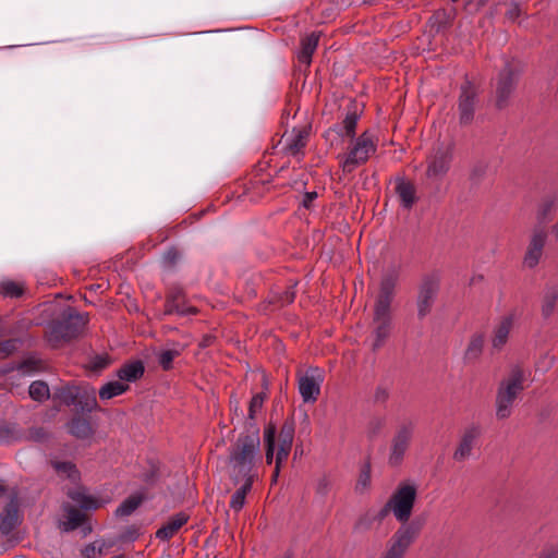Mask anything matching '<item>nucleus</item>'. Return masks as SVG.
Segmentation results:
<instances>
[{
    "label": "nucleus",
    "instance_id": "f257e3e1",
    "mask_svg": "<svg viewBox=\"0 0 558 558\" xmlns=\"http://www.w3.org/2000/svg\"><path fill=\"white\" fill-rule=\"evenodd\" d=\"M260 438L257 427L252 426L242 433L232 446L229 456V468L232 481L238 484L241 478L255 480L256 463L260 462Z\"/></svg>",
    "mask_w": 558,
    "mask_h": 558
},
{
    "label": "nucleus",
    "instance_id": "f03ea898",
    "mask_svg": "<svg viewBox=\"0 0 558 558\" xmlns=\"http://www.w3.org/2000/svg\"><path fill=\"white\" fill-rule=\"evenodd\" d=\"M377 150V140L366 130L360 136L354 137L347 150L338 155L339 166L344 174L352 173L359 167L365 165Z\"/></svg>",
    "mask_w": 558,
    "mask_h": 558
},
{
    "label": "nucleus",
    "instance_id": "7ed1b4c3",
    "mask_svg": "<svg viewBox=\"0 0 558 558\" xmlns=\"http://www.w3.org/2000/svg\"><path fill=\"white\" fill-rule=\"evenodd\" d=\"M524 372L520 367H513L510 374L504 378L496 395V416L506 420L512 413L517 398L524 390Z\"/></svg>",
    "mask_w": 558,
    "mask_h": 558
},
{
    "label": "nucleus",
    "instance_id": "20e7f679",
    "mask_svg": "<svg viewBox=\"0 0 558 558\" xmlns=\"http://www.w3.org/2000/svg\"><path fill=\"white\" fill-rule=\"evenodd\" d=\"M416 496L415 485L410 483L399 484L386 505L379 510V517L386 518L389 512H392L398 522L407 523L412 514Z\"/></svg>",
    "mask_w": 558,
    "mask_h": 558
},
{
    "label": "nucleus",
    "instance_id": "39448f33",
    "mask_svg": "<svg viewBox=\"0 0 558 558\" xmlns=\"http://www.w3.org/2000/svg\"><path fill=\"white\" fill-rule=\"evenodd\" d=\"M87 320L77 313H70L61 320L50 325L47 331V340L52 348H59L63 342L76 338L84 329Z\"/></svg>",
    "mask_w": 558,
    "mask_h": 558
},
{
    "label": "nucleus",
    "instance_id": "423d86ee",
    "mask_svg": "<svg viewBox=\"0 0 558 558\" xmlns=\"http://www.w3.org/2000/svg\"><path fill=\"white\" fill-rule=\"evenodd\" d=\"M415 428L416 424L411 420L402 421L397 425L389 446L388 463L391 466H399L403 462L412 442Z\"/></svg>",
    "mask_w": 558,
    "mask_h": 558
},
{
    "label": "nucleus",
    "instance_id": "0eeeda50",
    "mask_svg": "<svg viewBox=\"0 0 558 558\" xmlns=\"http://www.w3.org/2000/svg\"><path fill=\"white\" fill-rule=\"evenodd\" d=\"M440 287V278L436 274L425 276L420 286L416 298L417 316L420 319L430 314L437 299Z\"/></svg>",
    "mask_w": 558,
    "mask_h": 558
},
{
    "label": "nucleus",
    "instance_id": "6e6552de",
    "mask_svg": "<svg viewBox=\"0 0 558 558\" xmlns=\"http://www.w3.org/2000/svg\"><path fill=\"white\" fill-rule=\"evenodd\" d=\"M417 535L418 529L410 524H402L389 539L383 558H403Z\"/></svg>",
    "mask_w": 558,
    "mask_h": 558
},
{
    "label": "nucleus",
    "instance_id": "1a4fd4ad",
    "mask_svg": "<svg viewBox=\"0 0 558 558\" xmlns=\"http://www.w3.org/2000/svg\"><path fill=\"white\" fill-rule=\"evenodd\" d=\"M417 535L418 529L410 524H402L389 539L383 558H403Z\"/></svg>",
    "mask_w": 558,
    "mask_h": 558
},
{
    "label": "nucleus",
    "instance_id": "9d476101",
    "mask_svg": "<svg viewBox=\"0 0 558 558\" xmlns=\"http://www.w3.org/2000/svg\"><path fill=\"white\" fill-rule=\"evenodd\" d=\"M417 535L418 529L410 524H402L389 539L383 558H403Z\"/></svg>",
    "mask_w": 558,
    "mask_h": 558
},
{
    "label": "nucleus",
    "instance_id": "9b49d317",
    "mask_svg": "<svg viewBox=\"0 0 558 558\" xmlns=\"http://www.w3.org/2000/svg\"><path fill=\"white\" fill-rule=\"evenodd\" d=\"M417 535L418 529L410 524H402L389 539L383 558H403Z\"/></svg>",
    "mask_w": 558,
    "mask_h": 558
},
{
    "label": "nucleus",
    "instance_id": "f8f14e48",
    "mask_svg": "<svg viewBox=\"0 0 558 558\" xmlns=\"http://www.w3.org/2000/svg\"><path fill=\"white\" fill-rule=\"evenodd\" d=\"M294 438V426L292 423H284L278 434V451L276 453V465L271 476V483L278 480L281 464L288 459Z\"/></svg>",
    "mask_w": 558,
    "mask_h": 558
},
{
    "label": "nucleus",
    "instance_id": "ddd939ff",
    "mask_svg": "<svg viewBox=\"0 0 558 558\" xmlns=\"http://www.w3.org/2000/svg\"><path fill=\"white\" fill-rule=\"evenodd\" d=\"M374 349L380 348L390 336L392 329L391 311L385 305L374 307Z\"/></svg>",
    "mask_w": 558,
    "mask_h": 558
},
{
    "label": "nucleus",
    "instance_id": "4468645a",
    "mask_svg": "<svg viewBox=\"0 0 558 558\" xmlns=\"http://www.w3.org/2000/svg\"><path fill=\"white\" fill-rule=\"evenodd\" d=\"M518 72L511 66H506L499 74L496 84V106L504 108L514 90Z\"/></svg>",
    "mask_w": 558,
    "mask_h": 558
},
{
    "label": "nucleus",
    "instance_id": "2eb2a0df",
    "mask_svg": "<svg viewBox=\"0 0 558 558\" xmlns=\"http://www.w3.org/2000/svg\"><path fill=\"white\" fill-rule=\"evenodd\" d=\"M323 383L322 374L315 369L307 372L299 378V392L304 402L314 403L320 393Z\"/></svg>",
    "mask_w": 558,
    "mask_h": 558
},
{
    "label": "nucleus",
    "instance_id": "dca6fc26",
    "mask_svg": "<svg viewBox=\"0 0 558 558\" xmlns=\"http://www.w3.org/2000/svg\"><path fill=\"white\" fill-rule=\"evenodd\" d=\"M21 521L22 519L19 511L17 497L14 496L0 513V532L3 535H9L17 525H20Z\"/></svg>",
    "mask_w": 558,
    "mask_h": 558
},
{
    "label": "nucleus",
    "instance_id": "f3484780",
    "mask_svg": "<svg viewBox=\"0 0 558 558\" xmlns=\"http://www.w3.org/2000/svg\"><path fill=\"white\" fill-rule=\"evenodd\" d=\"M310 132L306 128L293 129L284 138V150L288 155L294 156L298 160L303 156L307 144Z\"/></svg>",
    "mask_w": 558,
    "mask_h": 558
},
{
    "label": "nucleus",
    "instance_id": "a211bd4d",
    "mask_svg": "<svg viewBox=\"0 0 558 558\" xmlns=\"http://www.w3.org/2000/svg\"><path fill=\"white\" fill-rule=\"evenodd\" d=\"M360 119V112L355 104L347 109L345 117L339 124H335L329 131L336 132L341 137L353 140L356 133V126Z\"/></svg>",
    "mask_w": 558,
    "mask_h": 558
},
{
    "label": "nucleus",
    "instance_id": "6ab92c4d",
    "mask_svg": "<svg viewBox=\"0 0 558 558\" xmlns=\"http://www.w3.org/2000/svg\"><path fill=\"white\" fill-rule=\"evenodd\" d=\"M475 108V92L473 87L469 84L464 85L461 89V95L459 99V111H460V122L461 123H470L474 116Z\"/></svg>",
    "mask_w": 558,
    "mask_h": 558
},
{
    "label": "nucleus",
    "instance_id": "aec40b11",
    "mask_svg": "<svg viewBox=\"0 0 558 558\" xmlns=\"http://www.w3.org/2000/svg\"><path fill=\"white\" fill-rule=\"evenodd\" d=\"M480 428L472 426L464 430L460 442L453 452V459L456 461H464L468 459L472 452V449L480 437Z\"/></svg>",
    "mask_w": 558,
    "mask_h": 558
},
{
    "label": "nucleus",
    "instance_id": "412c9836",
    "mask_svg": "<svg viewBox=\"0 0 558 558\" xmlns=\"http://www.w3.org/2000/svg\"><path fill=\"white\" fill-rule=\"evenodd\" d=\"M190 517L185 512H179L170 517L169 520L156 532V537L160 541H169L179 530L187 523Z\"/></svg>",
    "mask_w": 558,
    "mask_h": 558
},
{
    "label": "nucleus",
    "instance_id": "4be33fe9",
    "mask_svg": "<svg viewBox=\"0 0 558 558\" xmlns=\"http://www.w3.org/2000/svg\"><path fill=\"white\" fill-rule=\"evenodd\" d=\"M513 324V314H508L500 318V320L494 328L492 337V344L495 349H501L507 343Z\"/></svg>",
    "mask_w": 558,
    "mask_h": 558
},
{
    "label": "nucleus",
    "instance_id": "5701e85b",
    "mask_svg": "<svg viewBox=\"0 0 558 558\" xmlns=\"http://www.w3.org/2000/svg\"><path fill=\"white\" fill-rule=\"evenodd\" d=\"M451 158L449 154L440 151L428 158L426 175L428 178H439L447 173L450 167Z\"/></svg>",
    "mask_w": 558,
    "mask_h": 558
},
{
    "label": "nucleus",
    "instance_id": "b1692460",
    "mask_svg": "<svg viewBox=\"0 0 558 558\" xmlns=\"http://www.w3.org/2000/svg\"><path fill=\"white\" fill-rule=\"evenodd\" d=\"M546 234L543 231L536 232L527 247L524 264L532 268L536 266L542 257L543 247L545 245Z\"/></svg>",
    "mask_w": 558,
    "mask_h": 558
},
{
    "label": "nucleus",
    "instance_id": "393cba45",
    "mask_svg": "<svg viewBox=\"0 0 558 558\" xmlns=\"http://www.w3.org/2000/svg\"><path fill=\"white\" fill-rule=\"evenodd\" d=\"M196 312L195 307L185 304L184 295L180 291L173 292L167 298L166 313L168 314L190 315Z\"/></svg>",
    "mask_w": 558,
    "mask_h": 558
},
{
    "label": "nucleus",
    "instance_id": "a878e982",
    "mask_svg": "<svg viewBox=\"0 0 558 558\" xmlns=\"http://www.w3.org/2000/svg\"><path fill=\"white\" fill-rule=\"evenodd\" d=\"M396 284H397V275H395V274L387 275L381 280L380 291L377 296L375 306L380 307L381 305H385V307L390 308Z\"/></svg>",
    "mask_w": 558,
    "mask_h": 558
},
{
    "label": "nucleus",
    "instance_id": "bb28decb",
    "mask_svg": "<svg viewBox=\"0 0 558 558\" xmlns=\"http://www.w3.org/2000/svg\"><path fill=\"white\" fill-rule=\"evenodd\" d=\"M319 41V35L312 33L301 40V49L298 53L299 62L308 66L312 62V56L315 52Z\"/></svg>",
    "mask_w": 558,
    "mask_h": 558
},
{
    "label": "nucleus",
    "instance_id": "cd10ccee",
    "mask_svg": "<svg viewBox=\"0 0 558 558\" xmlns=\"http://www.w3.org/2000/svg\"><path fill=\"white\" fill-rule=\"evenodd\" d=\"M145 372L142 361H134L123 365L117 373L121 381L132 383L140 379Z\"/></svg>",
    "mask_w": 558,
    "mask_h": 558
},
{
    "label": "nucleus",
    "instance_id": "c85d7f7f",
    "mask_svg": "<svg viewBox=\"0 0 558 558\" xmlns=\"http://www.w3.org/2000/svg\"><path fill=\"white\" fill-rule=\"evenodd\" d=\"M80 396L75 407L82 412H92L97 409V399L95 389L89 387H80Z\"/></svg>",
    "mask_w": 558,
    "mask_h": 558
},
{
    "label": "nucleus",
    "instance_id": "c756f323",
    "mask_svg": "<svg viewBox=\"0 0 558 558\" xmlns=\"http://www.w3.org/2000/svg\"><path fill=\"white\" fill-rule=\"evenodd\" d=\"M277 428L274 424H268L264 429L265 458L266 463L271 464L276 448L278 449V438H276Z\"/></svg>",
    "mask_w": 558,
    "mask_h": 558
},
{
    "label": "nucleus",
    "instance_id": "7c9ffc66",
    "mask_svg": "<svg viewBox=\"0 0 558 558\" xmlns=\"http://www.w3.org/2000/svg\"><path fill=\"white\" fill-rule=\"evenodd\" d=\"M69 433L76 438L86 439L93 436L94 429L88 420L74 417L68 425Z\"/></svg>",
    "mask_w": 558,
    "mask_h": 558
},
{
    "label": "nucleus",
    "instance_id": "2f4dec72",
    "mask_svg": "<svg viewBox=\"0 0 558 558\" xmlns=\"http://www.w3.org/2000/svg\"><path fill=\"white\" fill-rule=\"evenodd\" d=\"M241 481H243L242 486L233 493L230 500V508L236 512L243 508L245 497L251 492L254 482L251 477L241 478Z\"/></svg>",
    "mask_w": 558,
    "mask_h": 558
},
{
    "label": "nucleus",
    "instance_id": "473e14b6",
    "mask_svg": "<svg viewBox=\"0 0 558 558\" xmlns=\"http://www.w3.org/2000/svg\"><path fill=\"white\" fill-rule=\"evenodd\" d=\"M51 465L61 478H68L72 483H76L80 480V472L72 462L52 461Z\"/></svg>",
    "mask_w": 558,
    "mask_h": 558
},
{
    "label": "nucleus",
    "instance_id": "72a5a7b5",
    "mask_svg": "<svg viewBox=\"0 0 558 558\" xmlns=\"http://www.w3.org/2000/svg\"><path fill=\"white\" fill-rule=\"evenodd\" d=\"M78 393V386H64L54 391L53 399L65 405H75Z\"/></svg>",
    "mask_w": 558,
    "mask_h": 558
},
{
    "label": "nucleus",
    "instance_id": "f704fd0d",
    "mask_svg": "<svg viewBox=\"0 0 558 558\" xmlns=\"http://www.w3.org/2000/svg\"><path fill=\"white\" fill-rule=\"evenodd\" d=\"M85 515L82 511L74 507H69L66 509V520L60 522V527L64 532H70L76 530L84 522Z\"/></svg>",
    "mask_w": 558,
    "mask_h": 558
},
{
    "label": "nucleus",
    "instance_id": "c9c22d12",
    "mask_svg": "<svg viewBox=\"0 0 558 558\" xmlns=\"http://www.w3.org/2000/svg\"><path fill=\"white\" fill-rule=\"evenodd\" d=\"M396 190L402 206L411 208L415 203V186L410 182L400 181Z\"/></svg>",
    "mask_w": 558,
    "mask_h": 558
},
{
    "label": "nucleus",
    "instance_id": "e433bc0d",
    "mask_svg": "<svg viewBox=\"0 0 558 558\" xmlns=\"http://www.w3.org/2000/svg\"><path fill=\"white\" fill-rule=\"evenodd\" d=\"M128 389L129 385L121 380L109 381L100 388L99 398L101 400H109L113 397L123 395Z\"/></svg>",
    "mask_w": 558,
    "mask_h": 558
},
{
    "label": "nucleus",
    "instance_id": "4c0bfd02",
    "mask_svg": "<svg viewBox=\"0 0 558 558\" xmlns=\"http://www.w3.org/2000/svg\"><path fill=\"white\" fill-rule=\"evenodd\" d=\"M484 336L482 333H475L471 337L466 347L464 359L469 362L477 360L484 348Z\"/></svg>",
    "mask_w": 558,
    "mask_h": 558
},
{
    "label": "nucleus",
    "instance_id": "58836bf2",
    "mask_svg": "<svg viewBox=\"0 0 558 558\" xmlns=\"http://www.w3.org/2000/svg\"><path fill=\"white\" fill-rule=\"evenodd\" d=\"M29 397L38 402H43L50 397L48 385L43 380L33 381L28 389Z\"/></svg>",
    "mask_w": 558,
    "mask_h": 558
},
{
    "label": "nucleus",
    "instance_id": "ea45409f",
    "mask_svg": "<svg viewBox=\"0 0 558 558\" xmlns=\"http://www.w3.org/2000/svg\"><path fill=\"white\" fill-rule=\"evenodd\" d=\"M41 369L43 362L34 357L26 359L16 366V372L22 376H31Z\"/></svg>",
    "mask_w": 558,
    "mask_h": 558
},
{
    "label": "nucleus",
    "instance_id": "a19ab883",
    "mask_svg": "<svg viewBox=\"0 0 558 558\" xmlns=\"http://www.w3.org/2000/svg\"><path fill=\"white\" fill-rule=\"evenodd\" d=\"M141 496H131L126 498L116 510V514L126 517L133 513L142 504Z\"/></svg>",
    "mask_w": 558,
    "mask_h": 558
},
{
    "label": "nucleus",
    "instance_id": "79ce46f5",
    "mask_svg": "<svg viewBox=\"0 0 558 558\" xmlns=\"http://www.w3.org/2000/svg\"><path fill=\"white\" fill-rule=\"evenodd\" d=\"M385 518L379 517V511L367 510L356 522V529L368 530L374 522L380 523Z\"/></svg>",
    "mask_w": 558,
    "mask_h": 558
},
{
    "label": "nucleus",
    "instance_id": "37998d69",
    "mask_svg": "<svg viewBox=\"0 0 558 558\" xmlns=\"http://www.w3.org/2000/svg\"><path fill=\"white\" fill-rule=\"evenodd\" d=\"M372 476H371V466L368 464H365L359 475V478L356 481L355 489L360 493L365 492L368 489L371 485Z\"/></svg>",
    "mask_w": 558,
    "mask_h": 558
},
{
    "label": "nucleus",
    "instance_id": "c03bdc74",
    "mask_svg": "<svg viewBox=\"0 0 558 558\" xmlns=\"http://www.w3.org/2000/svg\"><path fill=\"white\" fill-rule=\"evenodd\" d=\"M19 438V432L14 425H0V442H11Z\"/></svg>",
    "mask_w": 558,
    "mask_h": 558
},
{
    "label": "nucleus",
    "instance_id": "a18cd8bd",
    "mask_svg": "<svg viewBox=\"0 0 558 558\" xmlns=\"http://www.w3.org/2000/svg\"><path fill=\"white\" fill-rule=\"evenodd\" d=\"M23 287L14 281H5L1 284V292L5 296L19 298L23 294Z\"/></svg>",
    "mask_w": 558,
    "mask_h": 558
},
{
    "label": "nucleus",
    "instance_id": "49530a36",
    "mask_svg": "<svg viewBox=\"0 0 558 558\" xmlns=\"http://www.w3.org/2000/svg\"><path fill=\"white\" fill-rule=\"evenodd\" d=\"M179 355L175 350H166L159 354L158 361L162 369L169 371L172 367L173 360Z\"/></svg>",
    "mask_w": 558,
    "mask_h": 558
},
{
    "label": "nucleus",
    "instance_id": "de8ad7c7",
    "mask_svg": "<svg viewBox=\"0 0 558 558\" xmlns=\"http://www.w3.org/2000/svg\"><path fill=\"white\" fill-rule=\"evenodd\" d=\"M264 400H265L264 393H256L252 397L251 402H250V408H248V416L251 418H254L256 412L262 409Z\"/></svg>",
    "mask_w": 558,
    "mask_h": 558
},
{
    "label": "nucleus",
    "instance_id": "09e8293b",
    "mask_svg": "<svg viewBox=\"0 0 558 558\" xmlns=\"http://www.w3.org/2000/svg\"><path fill=\"white\" fill-rule=\"evenodd\" d=\"M69 496L77 501L83 508L90 509L97 507V501L94 500L92 497H87L82 495L81 493H71Z\"/></svg>",
    "mask_w": 558,
    "mask_h": 558
},
{
    "label": "nucleus",
    "instance_id": "8fccbe9b",
    "mask_svg": "<svg viewBox=\"0 0 558 558\" xmlns=\"http://www.w3.org/2000/svg\"><path fill=\"white\" fill-rule=\"evenodd\" d=\"M82 555L85 558H98V557H101L102 556V547L100 545L97 546L96 543L88 544L82 550Z\"/></svg>",
    "mask_w": 558,
    "mask_h": 558
},
{
    "label": "nucleus",
    "instance_id": "3c124183",
    "mask_svg": "<svg viewBox=\"0 0 558 558\" xmlns=\"http://www.w3.org/2000/svg\"><path fill=\"white\" fill-rule=\"evenodd\" d=\"M555 304H556V296L555 295L547 296L544 300V303H543V306H542V312H543V315L545 317H548L554 312Z\"/></svg>",
    "mask_w": 558,
    "mask_h": 558
},
{
    "label": "nucleus",
    "instance_id": "603ef678",
    "mask_svg": "<svg viewBox=\"0 0 558 558\" xmlns=\"http://www.w3.org/2000/svg\"><path fill=\"white\" fill-rule=\"evenodd\" d=\"M251 184L252 189L255 190L259 196H262L264 192L269 191L268 184L263 180H254Z\"/></svg>",
    "mask_w": 558,
    "mask_h": 558
},
{
    "label": "nucleus",
    "instance_id": "864d4df0",
    "mask_svg": "<svg viewBox=\"0 0 558 558\" xmlns=\"http://www.w3.org/2000/svg\"><path fill=\"white\" fill-rule=\"evenodd\" d=\"M14 348L15 345L13 341H5L0 343V359H3L7 355H9L14 350Z\"/></svg>",
    "mask_w": 558,
    "mask_h": 558
},
{
    "label": "nucleus",
    "instance_id": "5fc2aeb1",
    "mask_svg": "<svg viewBox=\"0 0 558 558\" xmlns=\"http://www.w3.org/2000/svg\"><path fill=\"white\" fill-rule=\"evenodd\" d=\"M109 365V359L106 356H96L92 363L94 369H104Z\"/></svg>",
    "mask_w": 558,
    "mask_h": 558
},
{
    "label": "nucleus",
    "instance_id": "6e6d98bb",
    "mask_svg": "<svg viewBox=\"0 0 558 558\" xmlns=\"http://www.w3.org/2000/svg\"><path fill=\"white\" fill-rule=\"evenodd\" d=\"M317 198V193L316 192H306L303 196V199H302V205L305 207V208H311L312 207V204L313 202Z\"/></svg>",
    "mask_w": 558,
    "mask_h": 558
},
{
    "label": "nucleus",
    "instance_id": "4d7b16f0",
    "mask_svg": "<svg viewBox=\"0 0 558 558\" xmlns=\"http://www.w3.org/2000/svg\"><path fill=\"white\" fill-rule=\"evenodd\" d=\"M539 558H558V551L550 549L542 554Z\"/></svg>",
    "mask_w": 558,
    "mask_h": 558
},
{
    "label": "nucleus",
    "instance_id": "13d9d810",
    "mask_svg": "<svg viewBox=\"0 0 558 558\" xmlns=\"http://www.w3.org/2000/svg\"><path fill=\"white\" fill-rule=\"evenodd\" d=\"M4 486L0 485V495H2L4 493Z\"/></svg>",
    "mask_w": 558,
    "mask_h": 558
},
{
    "label": "nucleus",
    "instance_id": "bf43d9fd",
    "mask_svg": "<svg viewBox=\"0 0 558 558\" xmlns=\"http://www.w3.org/2000/svg\"><path fill=\"white\" fill-rule=\"evenodd\" d=\"M550 208H551V205H550V204H549V205H547L546 210H545V213H544V214H546L547 211H549V210H550Z\"/></svg>",
    "mask_w": 558,
    "mask_h": 558
}]
</instances>
